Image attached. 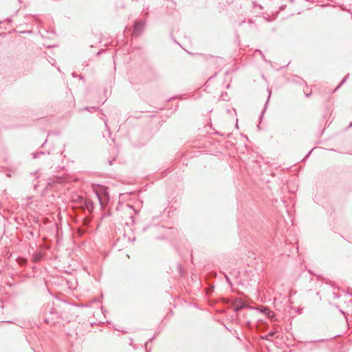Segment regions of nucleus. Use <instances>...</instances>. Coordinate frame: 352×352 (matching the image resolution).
Instances as JSON below:
<instances>
[{
	"instance_id": "nucleus-2",
	"label": "nucleus",
	"mask_w": 352,
	"mask_h": 352,
	"mask_svg": "<svg viewBox=\"0 0 352 352\" xmlns=\"http://www.w3.org/2000/svg\"><path fill=\"white\" fill-rule=\"evenodd\" d=\"M60 317L59 311L56 309V308L53 307L51 310L46 314L45 322L51 325L56 324L58 322V319Z\"/></svg>"
},
{
	"instance_id": "nucleus-6",
	"label": "nucleus",
	"mask_w": 352,
	"mask_h": 352,
	"mask_svg": "<svg viewBox=\"0 0 352 352\" xmlns=\"http://www.w3.org/2000/svg\"><path fill=\"white\" fill-rule=\"evenodd\" d=\"M261 312L263 313L264 314H265L266 316H267L269 318H272L274 317V314L272 313V311H271L267 307H265L263 309H261Z\"/></svg>"
},
{
	"instance_id": "nucleus-5",
	"label": "nucleus",
	"mask_w": 352,
	"mask_h": 352,
	"mask_svg": "<svg viewBox=\"0 0 352 352\" xmlns=\"http://www.w3.org/2000/svg\"><path fill=\"white\" fill-rule=\"evenodd\" d=\"M85 206L88 210L91 211L93 210V201L91 199H86L85 200Z\"/></svg>"
},
{
	"instance_id": "nucleus-1",
	"label": "nucleus",
	"mask_w": 352,
	"mask_h": 352,
	"mask_svg": "<svg viewBox=\"0 0 352 352\" xmlns=\"http://www.w3.org/2000/svg\"><path fill=\"white\" fill-rule=\"evenodd\" d=\"M136 211L135 208L131 205H126L121 210V217L127 226L131 225L134 223V215Z\"/></svg>"
},
{
	"instance_id": "nucleus-3",
	"label": "nucleus",
	"mask_w": 352,
	"mask_h": 352,
	"mask_svg": "<svg viewBox=\"0 0 352 352\" xmlns=\"http://www.w3.org/2000/svg\"><path fill=\"white\" fill-rule=\"evenodd\" d=\"M144 26V22L142 21H136L134 25L133 33L135 34H139L143 30Z\"/></svg>"
},
{
	"instance_id": "nucleus-4",
	"label": "nucleus",
	"mask_w": 352,
	"mask_h": 352,
	"mask_svg": "<svg viewBox=\"0 0 352 352\" xmlns=\"http://www.w3.org/2000/svg\"><path fill=\"white\" fill-rule=\"evenodd\" d=\"M96 195L98 199L99 200L101 206L104 207V206L107 204V200H106L107 194L104 193V195H102L99 194L98 192H96Z\"/></svg>"
}]
</instances>
